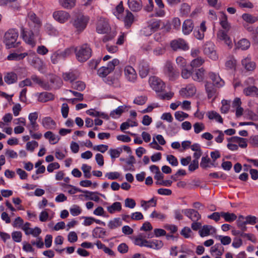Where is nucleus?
Returning <instances> with one entry per match:
<instances>
[{
	"label": "nucleus",
	"mask_w": 258,
	"mask_h": 258,
	"mask_svg": "<svg viewBox=\"0 0 258 258\" xmlns=\"http://www.w3.org/2000/svg\"><path fill=\"white\" fill-rule=\"evenodd\" d=\"M28 17L30 21L28 24L31 30L27 31L23 27H22L21 28V35L27 43L34 46L35 44V42L34 39V34L33 30L37 33L41 27L42 23L39 18L34 13L30 12L28 14Z\"/></svg>",
	"instance_id": "f257e3e1"
},
{
	"label": "nucleus",
	"mask_w": 258,
	"mask_h": 258,
	"mask_svg": "<svg viewBox=\"0 0 258 258\" xmlns=\"http://www.w3.org/2000/svg\"><path fill=\"white\" fill-rule=\"evenodd\" d=\"M77 59L81 62L87 61L91 56L92 50L87 44L74 48Z\"/></svg>",
	"instance_id": "f03ea898"
},
{
	"label": "nucleus",
	"mask_w": 258,
	"mask_h": 258,
	"mask_svg": "<svg viewBox=\"0 0 258 258\" xmlns=\"http://www.w3.org/2000/svg\"><path fill=\"white\" fill-rule=\"evenodd\" d=\"M18 37V32L15 29H10L5 34L4 43L6 48L10 49L17 47L20 43V42H16Z\"/></svg>",
	"instance_id": "7ed1b4c3"
},
{
	"label": "nucleus",
	"mask_w": 258,
	"mask_h": 258,
	"mask_svg": "<svg viewBox=\"0 0 258 258\" xmlns=\"http://www.w3.org/2000/svg\"><path fill=\"white\" fill-rule=\"evenodd\" d=\"M135 244L140 246H145L156 250L161 248L163 246V243L161 240L156 239L147 240L140 236L135 238Z\"/></svg>",
	"instance_id": "20e7f679"
},
{
	"label": "nucleus",
	"mask_w": 258,
	"mask_h": 258,
	"mask_svg": "<svg viewBox=\"0 0 258 258\" xmlns=\"http://www.w3.org/2000/svg\"><path fill=\"white\" fill-rule=\"evenodd\" d=\"M74 52L73 47H69L63 50H58L54 52L51 56V61L52 63L56 64L61 59H64Z\"/></svg>",
	"instance_id": "39448f33"
},
{
	"label": "nucleus",
	"mask_w": 258,
	"mask_h": 258,
	"mask_svg": "<svg viewBox=\"0 0 258 258\" xmlns=\"http://www.w3.org/2000/svg\"><path fill=\"white\" fill-rule=\"evenodd\" d=\"M164 73L170 81L175 80L179 76V72L174 68L170 61H167L164 67Z\"/></svg>",
	"instance_id": "423d86ee"
},
{
	"label": "nucleus",
	"mask_w": 258,
	"mask_h": 258,
	"mask_svg": "<svg viewBox=\"0 0 258 258\" xmlns=\"http://www.w3.org/2000/svg\"><path fill=\"white\" fill-rule=\"evenodd\" d=\"M149 83L152 88L156 92H162L165 89V83L160 79L155 76L150 78Z\"/></svg>",
	"instance_id": "0eeeda50"
},
{
	"label": "nucleus",
	"mask_w": 258,
	"mask_h": 258,
	"mask_svg": "<svg viewBox=\"0 0 258 258\" xmlns=\"http://www.w3.org/2000/svg\"><path fill=\"white\" fill-rule=\"evenodd\" d=\"M89 19L84 15L78 16L73 21V25L77 31L82 32L86 27Z\"/></svg>",
	"instance_id": "6e6552de"
},
{
	"label": "nucleus",
	"mask_w": 258,
	"mask_h": 258,
	"mask_svg": "<svg viewBox=\"0 0 258 258\" xmlns=\"http://www.w3.org/2000/svg\"><path fill=\"white\" fill-rule=\"evenodd\" d=\"M110 28L107 21L104 18H100L97 24L96 31L100 34H105L109 32Z\"/></svg>",
	"instance_id": "1a4fd4ad"
},
{
	"label": "nucleus",
	"mask_w": 258,
	"mask_h": 258,
	"mask_svg": "<svg viewBox=\"0 0 258 258\" xmlns=\"http://www.w3.org/2000/svg\"><path fill=\"white\" fill-rule=\"evenodd\" d=\"M54 19L60 23H63L70 18V14L63 11H55L53 13Z\"/></svg>",
	"instance_id": "9d476101"
},
{
	"label": "nucleus",
	"mask_w": 258,
	"mask_h": 258,
	"mask_svg": "<svg viewBox=\"0 0 258 258\" xmlns=\"http://www.w3.org/2000/svg\"><path fill=\"white\" fill-rule=\"evenodd\" d=\"M171 47L174 50L181 49L183 50H188L189 47L186 42L182 39L174 40L171 42Z\"/></svg>",
	"instance_id": "9b49d317"
},
{
	"label": "nucleus",
	"mask_w": 258,
	"mask_h": 258,
	"mask_svg": "<svg viewBox=\"0 0 258 258\" xmlns=\"http://www.w3.org/2000/svg\"><path fill=\"white\" fill-rule=\"evenodd\" d=\"M182 212L193 222L197 221L201 219L199 213L192 209H186L182 210Z\"/></svg>",
	"instance_id": "f8f14e48"
},
{
	"label": "nucleus",
	"mask_w": 258,
	"mask_h": 258,
	"mask_svg": "<svg viewBox=\"0 0 258 258\" xmlns=\"http://www.w3.org/2000/svg\"><path fill=\"white\" fill-rule=\"evenodd\" d=\"M124 75L126 79L131 82H134L137 78V75L135 69L130 66L125 67Z\"/></svg>",
	"instance_id": "ddd939ff"
},
{
	"label": "nucleus",
	"mask_w": 258,
	"mask_h": 258,
	"mask_svg": "<svg viewBox=\"0 0 258 258\" xmlns=\"http://www.w3.org/2000/svg\"><path fill=\"white\" fill-rule=\"evenodd\" d=\"M205 70L203 68L199 69H192V78L194 81L202 82L204 78Z\"/></svg>",
	"instance_id": "4468645a"
},
{
	"label": "nucleus",
	"mask_w": 258,
	"mask_h": 258,
	"mask_svg": "<svg viewBox=\"0 0 258 258\" xmlns=\"http://www.w3.org/2000/svg\"><path fill=\"white\" fill-rule=\"evenodd\" d=\"M127 4L130 10L133 12L140 11L143 7L141 0H128Z\"/></svg>",
	"instance_id": "2eb2a0df"
},
{
	"label": "nucleus",
	"mask_w": 258,
	"mask_h": 258,
	"mask_svg": "<svg viewBox=\"0 0 258 258\" xmlns=\"http://www.w3.org/2000/svg\"><path fill=\"white\" fill-rule=\"evenodd\" d=\"M217 36L219 40L224 41L225 44L229 47H232V41L230 38L227 35V32L223 30H219L217 32Z\"/></svg>",
	"instance_id": "dca6fc26"
},
{
	"label": "nucleus",
	"mask_w": 258,
	"mask_h": 258,
	"mask_svg": "<svg viewBox=\"0 0 258 258\" xmlns=\"http://www.w3.org/2000/svg\"><path fill=\"white\" fill-rule=\"evenodd\" d=\"M204 52L213 60H216L218 58L216 52L214 50L212 44L206 45L204 48Z\"/></svg>",
	"instance_id": "f3484780"
},
{
	"label": "nucleus",
	"mask_w": 258,
	"mask_h": 258,
	"mask_svg": "<svg viewBox=\"0 0 258 258\" xmlns=\"http://www.w3.org/2000/svg\"><path fill=\"white\" fill-rule=\"evenodd\" d=\"M205 24V21H203L201 23L200 28L195 29L194 31V33L195 37L199 40H202L204 37V32L207 30Z\"/></svg>",
	"instance_id": "a211bd4d"
},
{
	"label": "nucleus",
	"mask_w": 258,
	"mask_h": 258,
	"mask_svg": "<svg viewBox=\"0 0 258 258\" xmlns=\"http://www.w3.org/2000/svg\"><path fill=\"white\" fill-rule=\"evenodd\" d=\"M139 75L142 78H145L147 76L149 72V64L144 61H142L139 64Z\"/></svg>",
	"instance_id": "6ab92c4d"
},
{
	"label": "nucleus",
	"mask_w": 258,
	"mask_h": 258,
	"mask_svg": "<svg viewBox=\"0 0 258 258\" xmlns=\"http://www.w3.org/2000/svg\"><path fill=\"white\" fill-rule=\"evenodd\" d=\"M42 124L46 129L51 130L55 128L56 122L51 117L47 116L42 119Z\"/></svg>",
	"instance_id": "aec40b11"
},
{
	"label": "nucleus",
	"mask_w": 258,
	"mask_h": 258,
	"mask_svg": "<svg viewBox=\"0 0 258 258\" xmlns=\"http://www.w3.org/2000/svg\"><path fill=\"white\" fill-rule=\"evenodd\" d=\"M54 99V95L51 93L47 92L39 93L38 96V100L41 102H46L48 101L53 100Z\"/></svg>",
	"instance_id": "412c9836"
},
{
	"label": "nucleus",
	"mask_w": 258,
	"mask_h": 258,
	"mask_svg": "<svg viewBox=\"0 0 258 258\" xmlns=\"http://www.w3.org/2000/svg\"><path fill=\"white\" fill-rule=\"evenodd\" d=\"M196 92V87L192 84H189L185 88L182 89L180 91L181 95H185L186 96H192L195 94Z\"/></svg>",
	"instance_id": "4be33fe9"
},
{
	"label": "nucleus",
	"mask_w": 258,
	"mask_h": 258,
	"mask_svg": "<svg viewBox=\"0 0 258 258\" xmlns=\"http://www.w3.org/2000/svg\"><path fill=\"white\" fill-rule=\"evenodd\" d=\"M231 232L233 235H239L241 237L246 238L247 239L252 241V242H255L256 241L255 238L252 234L245 233L243 232L244 231L236 230H232Z\"/></svg>",
	"instance_id": "5701e85b"
},
{
	"label": "nucleus",
	"mask_w": 258,
	"mask_h": 258,
	"mask_svg": "<svg viewBox=\"0 0 258 258\" xmlns=\"http://www.w3.org/2000/svg\"><path fill=\"white\" fill-rule=\"evenodd\" d=\"M194 27L192 21L190 19H187L183 23L182 32L185 35L189 34L192 31Z\"/></svg>",
	"instance_id": "b1692460"
},
{
	"label": "nucleus",
	"mask_w": 258,
	"mask_h": 258,
	"mask_svg": "<svg viewBox=\"0 0 258 258\" xmlns=\"http://www.w3.org/2000/svg\"><path fill=\"white\" fill-rule=\"evenodd\" d=\"M209 77L213 81V84L217 87H220L224 85V81L220 77L219 75L214 73H210Z\"/></svg>",
	"instance_id": "393cba45"
},
{
	"label": "nucleus",
	"mask_w": 258,
	"mask_h": 258,
	"mask_svg": "<svg viewBox=\"0 0 258 258\" xmlns=\"http://www.w3.org/2000/svg\"><path fill=\"white\" fill-rule=\"evenodd\" d=\"M153 32L157 31L161 26V29L165 27V24L160 20L153 19L149 23Z\"/></svg>",
	"instance_id": "a878e982"
},
{
	"label": "nucleus",
	"mask_w": 258,
	"mask_h": 258,
	"mask_svg": "<svg viewBox=\"0 0 258 258\" xmlns=\"http://www.w3.org/2000/svg\"><path fill=\"white\" fill-rule=\"evenodd\" d=\"M78 77V74L76 71H72L64 73L62 74V78L65 81H69L73 83Z\"/></svg>",
	"instance_id": "bb28decb"
},
{
	"label": "nucleus",
	"mask_w": 258,
	"mask_h": 258,
	"mask_svg": "<svg viewBox=\"0 0 258 258\" xmlns=\"http://www.w3.org/2000/svg\"><path fill=\"white\" fill-rule=\"evenodd\" d=\"M214 85L210 82H206L205 89L209 99L211 98L216 95L217 90L214 88Z\"/></svg>",
	"instance_id": "cd10ccee"
},
{
	"label": "nucleus",
	"mask_w": 258,
	"mask_h": 258,
	"mask_svg": "<svg viewBox=\"0 0 258 258\" xmlns=\"http://www.w3.org/2000/svg\"><path fill=\"white\" fill-rule=\"evenodd\" d=\"M17 80V75L14 72L7 73L4 76L5 82L8 85L16 83Z\"/></svg>",
	"instance_id": "c85d7f7f"
},
{
	"label": "nucleus",
	"mask_w": 258,
	"mask_h": 258,
	"mask_svg": "<svg viewBox=\"0 0 258 258\" xmlns=\"http://www.w3.org/2000/svg\"><path fill=\"white\" fill-rule=\"evenodd\" d=\"M212 230L213 232H216V229L211 225H205L203 226L201 229L199 231L200 235L203 237L210 235V232Z\"/></svg>",
	"instance_id": "c756f323"
},
{
	"label": "nucleus",
	"mask_w": 258,
	"mask_h": 258,
	"mask_svg": "<svg viewBox=\"0 0 258 258\" xmlns=\"http://www.w3.org/2000/svg\"><path fill=\"white\" fill-rule=\"evenodd\" d=\"M126 15L124 18V26L126 28L130 27L134 22V16L133 14L128 10H126Z\"/></svg>",
	"instance_id": "7c9ffc66"
},
{
	"label": "nucleus",
	"mask_w": 258,
	"mask_h": 258,
	"mask_svg": "<svg viewBox=\"0 0 258 258\" xmlns=\"http://www.w3.org/2000/svg\"><path fill=\"white\" fill-rule=\"evenodd\" d=\"M32 80L34 83L38 84L40 87L45 90H49V86L47 83L44 82L39 77L36 75H33L31 77Z\"/></svg>",
	"instance_id": "2f4dec72"
},
{
	"label": "nucleus",
	"mask_w": 258,
	"mask_h": 258,
	"mask_svg": "<svg viewBox=\"0 0 258 258\" xmlns=\"http://www.w3.org/2000/svg\"><path fill=\"white\" fill-rule=\"evenodd\" d=\"M207 115L210 120H215L220 123H223V122L221 116L215 111H208L207 113Z\"/></svg>",
	"instance_id": "473e14b6"
},
{
	"label": "nucleus",
	"mask_w": 258,
	"mask_h": 258,
	"mask_svg": "<svg viewBox=\"0 0 258 258\" xmlns=\"http://www.w3.org/2000/svg\"><path fill=\"white\" fill-rule=\"evenodd\" d=\"M28 55L26 52L18 53L16 52L10 53L8 56L7 59L9 60L19 61L23 59L24 57Z\"/></svg>",
	"instance_id": "72a5a7b5"
},
{
	"label": "nucleus",
	"mask_w": 258,
	"mask_h": 258,
	"mask_svg": "<svg viewBox=\"0 0 258 258\" xmlns=\"http://www.w3.org/2000/svg\"><path fill=\"white\" fill-rule=\"evenodd\" d=\"M106 235V231L99 227H96L92 231V236L94 238H102Z\"/></svg>",
	"instance_id": "f704fd0d"
},
{
	"label": "nucleus",
	"mask_w": 258,
	"mask_h": 258,
	"mask_svg": "<svg viewBox=\"0 0 258 258\" xmlns=\"http://www.w3.org/2000/svg\"><path fill=\"white\" fill-rule=\"evenodd\" d=\"M83 193L85 194L84 196L86 200H92L97 202H98L100 200L99 197L97 196V195L99 194L97 192H92L88 190H84Z\"/></svg>",
	"instance_id": "c9c22d12"
},
{
	"label": "nucleus",
	"mask_w": 258,
	"mask_h": 258,
	"mask_svg": "<svg viewBox=\"0 0 258 258\" xmlns=\"http://www.w3.org/2000/svg\"><path fill=\"white\" fill-rule=\"evenodd\" d=\"M220 23L222 27L225 29L226 32H227L230 29V26L229 23L228 22L227 16L223 12H221V17Z\"/></svg>",
	"instance_id": "e433bc0d"
},
{
	"label": "nucleus",
	"mask_w": 258,
	"mask_h": 258,
	"mask_svg": "<svg viewBox=\"0 0 258 258\" xmlns=\"http://www.w3.org/2000/svg\"><path fill=\"white\" fill-rule=\"evenodd\" d=\"M31 64L34 68L39 71H40L43 69V62L42 60L39 57H33V58L31 61Z\"/></svg>",
	"instance_id": "4c0bfd02"
},
{
	"label": "nucleus",
	"mask_w": 258,
	"mask_h": 258,
	"mask_svg": "<svg viewBox=\"0 0 258 258\" xmlns=\"http://www.w3.org/2000/svg\"><path fill=\"white\" fill-rule=\"evenodd\" d=\"M243 93L246 96H258V89L255 86H250L243 90Z\"/></svg>",
	"instance_id": "58836bf2"
},
{
	"label": "nucleus",
	"mask_w": 258,
	"mask_h": 258,
	"mask_svg": "<svg viewBox=\"0 0 258 258\" xmlns=\"http://www.w3.org/2000/svg\"><path fill=\"white\" fill-rule=\"evenodd\" d=\"M221 217H223L226 222H232L235 221L237 218V216L235 214L224 212H221Z\"/></svg>",
	"instance_id": "ea45409f"
},
{
	"label": "nucleus",
	"mask_w": 258,
	"mask_h": 258,
	"mask_svg": "<svg viewBox=\"0 0 258 258\" xmlns=\"http://www.w3.org/2000/svg\"><path fill=\"white\" fill-rule=\"evenodd\" d=\"M121 210V205L120 202L113 203L110 206L107 207V211L110 214H113L116 211H120Z\"/></svg>",
	"instance_id": "a19ab883"
},
{
	"label": "nucleus",
	"mask_w": 258,
	"mask_h": 258,
	"mask_svg": "<svg viewBox=\"0 0 258 258\" xmlns=\"http://www.w3.org/2000/svg\"><path fill=\"white\" fill-rule=\"evenodd\" d=\"M242 63L245 69L248 71H253L256 67L255 63L254 61H251L246 59L243 60Z\"/></svg>",
	"instance_id": "79ce46f5"
},
{
	"label": "nucleus",
	"mask_w": 258,
	"mask_h": 258,
	"mask_svg": "<svg viewBox=\"0 0 258 258\" xmlns=\"http://www.w3.org/2000/svg\"><path fill=\"white\" fill-rule=\"evenodd\" d=\"M122 225V221L120 218H115L112 220H110L108 224V226L111 229L116 228Z\"/></svg>",
	"instance_id": "37998d69"
},
{
	"label": "nucleus",
	"mask_w": 258,
	"mask_h": 258,
	"mask_svg": "<svg viewBox=\"0 0 258 258\" xmlns=\"http://www.w3.org/2000/svg\"><path fill=\"white\" fill-rule=\"evenodd\" d=\"M150 203L153 204V205L151 206L152 207H156L157 205V199L154 197L148 201L143 200L141 201V206L144 208L145 210H147L150 207Z\"/></svg>",
	"instance_id": "c03bdc74"
},
{
	"label": "nucleus",
	"mask_w": 258,
	"mask_h": 258,
	"mask_svg": "<svg viewBox=\"0 0 258 258\" xmlns=\"http://www.w3.org/2000/svg\"><path fill=\"white\" fill-rule=\"evenodd\" d=\"M105 82L110 86L117 88L120 87V84L119 80L112 77H108L106 79Z\"/></svg>",
	"instance_id": "a18cd8bd"
},
{
	"label": "nucleus",
	"mask_w": 258,
	"mask_h": 258,
	"mask_svg": "<svg viewBox=\"0 0 258 258\" xmlns=\"http://www.w3.org/2000/svg\"><path fill=\"white\" fill-rule=\"evenodd\" d=\"M59 3L64 8L71 9L75 5V0H59Z\"/></svg>",
	"instance_id": "49530a36"
},
{
	"label": "nucleus",
	"mask_w": 258,
	"mask_h": 258,
	"mask_svg": "<svg viewBox=\"0 0 258 258\" xmlns=\"http://www.w3.org/2000/svg\"><path fill=\"white\" fill-rule=\"evenodd\" d=\"M250 46V42L246 39H242L238 41L237 47L242 50H246Z\"/></svg>",
	"instance_id": "de8ad7c7"
},
{
	"label": "nucleus",
	"mask_w": 258,
	"mask_h": 258,
	"mask_svg": "<svg viewBox=\"0 0 258 258\" xmlns=\"http://www.w3.org/2000/svg\"><path fill=\"white\" fill-rule=\"evenodd\" d=\"M72 87L73 89L77 90L79 91H83L86 87L85 83L82 81H76L72 83Z\"/></svg>",
	"instance_id": "09e8293b"
},
{
	"label": "nucleus",
	"mask_w": 258,
	"mask_h": 258,
	"mask_svg": "<svg viewBox=\"0 0 258 258\" xmlns=\"http://www.w3.org/2000/svg\"><path fill=\"white\" fill-rule=\"evenodd\" d=\"M190 11V7L187 4L183 3L181 5L180 13L182 16H186Z\"/></svg>",
	"instance_id": "8fccbe9b"
},
{
	"label": "nucleus",
	"mask_w": 258,
	"mask_h": 258,
	"mask_svg": "<svg viewBox=\"0 0 258 258\" xmlns=\"http://www.w3.org/2000/svg\"><path fill=\"white\" fill-rule=\"evenodd\" d=\"M211 161L208 155L203 157L201 159L200 166L203 169L210 167Z\"/></svg>",
	"instance_id": "3c124183"
},
{
	"label": "nucleus",
	"mask_w": 258,
	"mask_h": 258,
	"mask_svg": "<svg viewBox=\"0 0 258 258\" xmlns=\"http://www.w3.org/2000/svg\"><path fill=\"white\" fill-rule=\"evenodd\" d=\"M242 18L243 20H244L246 22L253 24L256 22V17L253 16L249 14H243L242 15Z\"/></svg>",
	"instance_id": "603ef678"
},
{
	"label": "nucleus",
	"mask_w": 258,
	"mask_h": 258,
	"mask_svg": "<svg viewBox=\"0 0 258 258\" xmlns=\"http://www.w3.org/2000/svg\"><path fill=\"white\" fill-rule=\"evenodd\" d=\"M123 112V108L122 106H119L116 109L110 112V116L112 118H116L119 117Z\"/></svg>",
	"instance_id": "864d4df0"
},
{
	"label": "nucleus",
	"mask_w": 258,
	"mask_h": 258,
	"mask_svg": "<svg viewBox=\"0 0 258 258\" xmlns=\"http://www.w3.org/2000/svg\"><path fill=\"white\" fill-rule=\"evenodd\" d=\"M181 69V75L183 79H188L190 76H192V70H190V69L188 68L186 66Z\"/></svg>",
	"instance_id": "5fc2aeb1"
},
{
	"label": "nucleus",
	"mask_w": 258,
	"mask_h": 258,
	"mask_svg": "<svg viewBox=\"0 0 258 258\" xmlns=\"http://www.w3.org/2000/svg\"><path fill=\"white\" fill-rule=\"evenodd\" d=\"M216 238L220 240L221 243L224 245L229 244L231 242V239L228 236L217 235Z\"/></svg>",
	"instance_id": "6e6d98bb"
},
{
	"label": "nucleus",
	"mask_w": 258,
	"mask_h": 258,
	"mask_svg": "<svg viewBox=\"0 0 258 258\" xmlns=\"http://www.w3.org/2000/svg\"><path fill=\"white\" fill-rule=\"evenodd\" d=\"M147 100V97L146 96H139L136 97L134 100V103L139 105L144 104Z\"/></svg>",
	"instance_id": "4d7b16f0"
},
{
	"label": "nucleus",
	"mask_w": 258,
	"mask_h": 258,
	"mask_svg": "<svg viewBox=\"0 0 258 258\" xmlns=\"http://www.w3.org/2000/svg\"><path fill=\"white\" fill-rule=\"evenodd\" d=\"M112 71H111L110 70H109V68H108L106 67H102L100 68L98 70V74L99 76L102 77H105L106 76H107L109 73H110Z\"/></svg>",
	"instance_id": "13d9d810"
},
{
	"label": "nucleus",
	"mask_w": 258,
	"mask_h": 258,
	"mask_svg": "<svg viewBox=\"0 0 258 258\" xmlns=\"http://www.w3.org/2000/svg\"><path fill=\"white\" fill-rule=\"evenodd\" d=\"M174 115L175 118L179 121H181L184 118H186L188 117V114L180 111L175 112Z\"/></svg>",
	"instance_id": "bf43d9fd"
},
{
	"label": "nucleus",
	"mask_w": 258,
	"mask_h": 258,
	"mask_svg": "<svg viewBox=\"0 0 258 258\" xmlns=\"http://www.w3.org/2000/svg\"><path fill=\"white\" fill-rule=\"evenodd\" d=\"M204 62V60L201 57H198L191 61L190 67L192 69L201 66Z\"/></svg>",
	"instance_id": "052dcab7"
},
{
	"label": "nucleus",
	"mask_w": 258,
	"mask_h": 258,
	"mask_svg": "<svg viewBox=\"0 0 258 258\" xmlns=\"http://www.w3.org/2000/svg\"><path fill=\"white\" fill-rule=\"evenodd\" d=\"M194 132L196 134H199L205 130V125L202 122H196L194 124Z\"/></svg>",
	"instance_id": "680f3d73"
},
{
	"label": "nucleus",
	"mask_w": 258,
	"mask_h": 258,
	"mask_svg": "<svg viewBox=\"0 0 258 258\" xmlns=\"http://www.w3.org/2000/svg\"><path fill=\"white\" fill-rule=\"evenodd\" d=\"M221 103L222 104V106L221 107V112L223 113H227L230 108L229 102L226 100H223Z\"/></svg>",
	"instance_id": "e2e57ef3"
},
{
	"label": "nucleus",
	"mask_w": 258,
	"mask_h": 258,
	"mask_svg": "<svg viewBox=\"0 0 258 258\" xmlns=\"http://www.w3.org/2000/svg\"><path fill=\"white\" fill-rule=\"evenodd\" d=\"M38 146V143L35 141L28 142L26 144V149L31 152H33L35 148Z\"/></svg>",
	"instance_id": "0e129e2a"
},
{
	"label": "nucleus",
	"mask_w": 258,
	"mask_h": 258,
	"mask_svg": "<svg viewBox=\"0 0 258 258\" xmlns=\"http://www.w3.org/2000/svg\"><path fill=\"white\" fill-rule=\"evenodd\" d=\"M120 175V173L118 172H107L105 175L106 177L110 180L117 179L119 177Z\"/></svg>",
	"instance_id": "69168bd1"
},
{
	"label": "nucleus",
	"mask_w": 258,
	"mask_h": 258,
	"mask_svg": "<svg viewBox=\"0 0 258 258\" xmlns=\"http://www.w3.org/2000/svg\"><path fill=\"white\" fill-rule=\"evenodd\" d=\"M13 240L16 242H20L22 240V233L20 231H14L12 233Z\"/></svg>",
	"instance_id": "338daca9"
},
{
	"label": "nucleus",
	"mask_w": 258,
	"mask_h": 258,
	"mask_svg": "<svg viewBox=\"0 0 258 258\" xmlns=\"http://www.w3.org/2000/svg\"><path fill=\"white\" fill-rule=\"evenodd\" d=\"M121 152H122L121 149H110L109 151L110 155L112 159L118 157Z\"/></svg>",
	"instance_id": "774afa93"
}]
</instances>
